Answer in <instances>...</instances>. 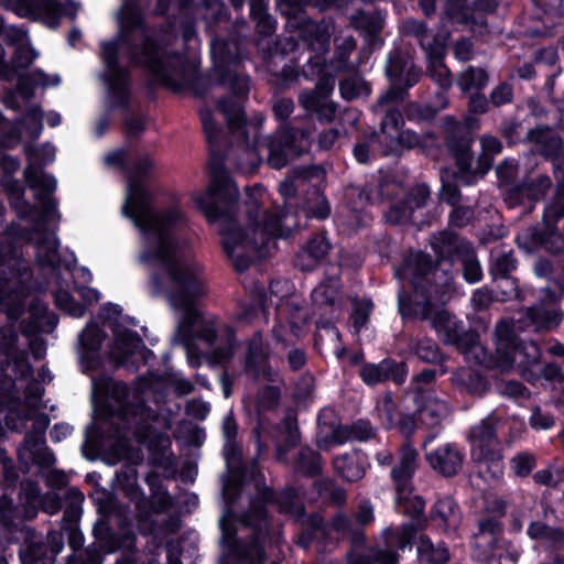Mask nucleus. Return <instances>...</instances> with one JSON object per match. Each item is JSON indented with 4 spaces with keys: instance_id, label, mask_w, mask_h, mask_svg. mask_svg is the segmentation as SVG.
Listing matches in <instances>:
<instances>
[{
    "instance_id": "obj_35",
    "label": "nucleus",
    "mask_w": 564,
    "mask_h": 564,
    "mask_svg": "<svg viewBox=\"0 0 564 564\" xmlns=\"http://www.w3.org/2000/svg\"><path fill=\"white\" fill-rule=\"evenodd\" d=\"M417 554L422 561L432 564H444L449 558L447 547L443 543L433 544L427 536L420 538Z\"/></svg>"
},
{
    "instance_id": "obj_60",
    "label": "nucleus",
    "mask_w": 564,
    "mask_h": 564,
    "mask_svg": "<svg viewBox=\"0 0 564 564\" xmlns=\"http://www.w3.org/2000/svg\"><path fill=\"white\" fill-rule=\"evenodd\" d=\"M200 119L207 140L213 142L216 140L217 129L209 111H202Z\"/></svg>"
},
{
    "instance_id": "obj_61",
    "label": "nucleus",
    "mask_w": 564,
    "mask_h": 564,
    "mask_svg": "<svg viewBox=\"0 0 564 564\" xmlns=\"http://www.w3.org/2000/svg\"><path fill=\"white\" fill-rule=\"evenodd\" d=\"M221 429L225 441H235L238 427L231 412L224 417Z\"/></svg>"
},
{
    "instance_id": "obj_39",
    "label": "nucleus",
    "mask_w": 564,
    "mask_h": 564,
    "mask_svg": "<svg viewBox=\"0 0 564 564\" xmlns=\"http://www.w3.org/2000/svg\"><path fill=\"white\" fill-rule=\"evenodd\" d=\"M481 149H482V155L480 158V167L478 173L480 176L485 175L491 165V158L496 154H498L502 147L500 141L491 135H484L480 140Z\"/></svg>"
},
{
    "instance_id": "obj_20",
    "label": "nucleus",
    "mask_w": 564,
    "mask_h": 564,
    "mask_svg": "<svg viewBox=\"0 0 564 564\" xmlns=\"http://www.w3.org/2000/svg\"><path fill=\"white\" fill-rule=\"evenodd\" d=\"M104 332L90 322L78 336L77 355L82 371L88 373L100 366L99 348L104 340Z\"/></svg>"
},
{
    "instance_id": "obj_17",
    "label": "nucleus",
    "mask_w": 564,
    "mask_h": 564,
    "mask_svg": "<svg viewBox=\"0 0 564 564\" xmlns=\"http://www.w3.org/2000/svg\"><path fill=\"white\" fill-rule=\"evenodd\" d=\"M238 197V187L225 172L215 174L209 187L203 194H195L193 200L195 206L200 209L209 223L220 219L217 208V199L234 200Z\"/></svg>"
},
{
    "instance_id": "obj_62",
    "label": "nucleus",
    "mask_w": 564,
    "mask_h": 564,
    "mask_svg": "<svg viewBox=\"0 0 564 564\" xmlns=\"http://www.w3.org/2000/svg\"><path fill=\"white\" fill-rule=\"evenodd\" d=\"M75 289L79 293L80 297L88 304L96 303L100 299L99 291L94 288H89L88 285L77 284Z\"/></svg>"
},
{
    "instance_id": "obj_44",
    "label": "nucleus",
    "mask_w": 564,
    "mask_h": 564,
    "mask_svg": "<svg viewBox=\"0 0 564 564\" xmlns=\"http://www.w3.org/2000/svg\"><path fill=\"white\" fill-rule=\"evenodd\" d=\"M511 469L517 476H528L535 466L534 456L529 453H521L511 459Z\"/></svg>"
},
{
    "instance_id": "obj_49",
    "label": "nucleus",
    "mask_w": 564,
    "mask_h": 564,
    "mask_svg": "<svg viewBox=\"0 0 564 564\" xmlns=\"http://www.w3.org/2000/svg\"><path fill=\"white\" fill-rule=\"evenodd\" d=\"M45 554V549L42 544L34 542L25 545L20 551V558L22 564H36Z\"/></svg>"
},
{
    "instance_id": "obj_23",
    "label": "nucleus",
    "mask_w": 564,
    "mask_h": 564,
    "mask_svg": "<svg viewBox=\"0 0 564 564\" xmlns=\"http://www.w3.org/2000/svg\"><path fill=\"white\" fill-rule=\"evenodd\" d=\"M1 34L6 42L15 46L12 61L15 67L24 68L34 61L36 53L30 46L28 33L22 28L9 25L3 28Z\"/></svg>"
},
{
    "instance_id": "obj_8",
    "label": "nucleus",
    "mask_w": 564,
    "mask_h": 564,
    "mask_svg": "<svg viewBox=\"0 0 564 564\" xmlns=\"http://www.w3.org/2000/svg\"><path fill=\"white\" fill-rule=\"evenodd\" d=\"M496 334L499 367L501 369L507 370L517 367L522 377L531 382L538 379L536 375L540 371L549 380L556 379L560 376V369L554 365H547L543 369L540 368V348L533 341L517 343L510 335L508 323L500 322L496 327Z\"/></svg>"
},
{
    "instance_id": "obj_34",
    "label": "nucleus",
    "mask_w": 564,
    "mask_h": 564,
    "mask_svg": "<svg viewBox=\"0 0 564 564\" xmlns=\"http://www.w3.org/2000/svg\"><path fill=\"white\" fill-rule=\"evenodd\" d=\"M247 371L253 372L258 378L261 375L269 377L265 368V356L262 348V338L260 335H254L250 341L248 356H247Z\"/></svg>"
},
{
    "instance_id": "obj_18",
    "label": "nucleus",
    "mask_w": 564,
    "mask_h": 564,
    "mask_svg": "<svg viewBox=\"0 0 564 564\" xmlns=\"http://www.w3.org/2000/svg\"><path fill=\"white\" fill-rule=\"evenodd\" d=\"M33 426L35 433L28 434L23 445L19 448V458L25 464L34 463L41 466H51L55 463L54 454L45 445L44 432L50 420L44 414L35 415Z\"/></svg>"
},
{
    "instance_id": "obj_43",
    "label": "nucleus",
    "mask_w": 564,
    "mask_h": 564,
    "mask_svg": "<svg viewBox=\"0 0 564 564\" xmlns=\"http://www.w3.org/2000/svg\"><path fill=\"white\" fill-rule=\"evenodd\" d=\"M338 281L329 279L314 289L312 297L317 304L333 303L336 299Z\"/></svg>"
},
{
    "instance_id": "obj_7",
    "label": "nucleus",
    "mask_w": 564,
    "mask_h": 564,
    "mask_svg": "<svg viewBox=\"0 0 564 564\" xmlns=\"http://www.w3.org/2000/svg\"><path fill=\"white\" fill-rule=\"evenodd\" d=\"M432 269L429 256L422 252L411 253L404 264L397 269L395 276L402 282H409L414 288V299L399 293V307L402 315L422 314L430 319L441 339L446 344L463 348V333L458 321L443 308L431 310L429 299L421 294L419 279Z\"/></svg>"
},
{
    "instance_id": "obj_63",
    "label": "nucleus",
    "mask_w": 564,
    "mask_h": 564,
    "mask_svg": "<svg viewBox=\"0 0 564 564\" xmlns=\"http://www.w3.org/2000/svg\"><path fill=\"white\" fill-rule=\"evenodd\" d=\"M488 100L482 95H471L469 99V108L474 113H485L488 110Z\"/></svg>"
},
{
    "instance_id": "obj_45",
    "label": "nucleus",
    "mask_w": 564,
    "mask_h": 564,
    "mask_svg": "<svg viewBox=\"0 0 564 564\" xmlns=\"http://www.w3.org/2000/svg\"><path fill=\"white\" fill-rule=\"evenodd\" d=\"M300 468L310 474H317L322 469L321 456L316 452L306 448L301 453Z\"/></svg>"
},
{
    "instance_id": "obj_33",
    "label": "nucleus",
    "mask_w": 564,
    "mask_h": 564,
    "mask_svg": "<svg viewBox=\"0 0 564 564\" xmlns=\"http://www.w3.org/2000/svg\"><path fill=\"white\" fill-rule=\"evenodd\" d=\"M451 149L455 155L458 165V178L465 184H471L476 178V174H470L473 156L469 152L470 140L464 139L459 144H452Z\"/></svg>"
},
{
    "instance_id": "obj_46",
    "label": "nucleus",
    "mask_w": 564,
    "mask_h": 564,
    "mask_svg": "<svg viewBox=\"0 0 564 564\" xmlns=\"http://www.w3.org/2000/svg\"><path fill=\"white\" fill-rule=\"evenodd\" d=\"M241 564H262L263 551L258 543L245 547L242 551H235Z\"/></svg>"
},
{
    "instance_id": "obj_10",
    "label": "nucleus",
    "mask_w": 564,
    "mask_h": 564,
    "mask_svg": "<svg viewBox=\"0 0 564 564\" xmlns=\"http://www.w3.org/2000/svg\"><path fill=\"white\" fill-rule=\"evenodd\" d=\"M291 223L288 214L272 215L263 219V225H257L252 229L254 238L251 240L241 228L234 225L223 226L220 234L223 236V246L227 254L234 260L238 271H242L248 265V260L242 258V253L248 249H262L271 238L285 237L290 232Z\"/></svg>"
},
{
    "instance_id": "obj_3",
    "label": "nucleus",
    "mask_w": 564,
    "mask_h": 564,
    "mask_svg": "<svg viewBox=\"0 0 564 564\" xmlns=\"http://www.w3.org/2000/svg\"><path fill=\"white\" fill-rule=\"evenodd\" d=\"M417 452L410 444H405L399 456V462L391 470L392 479L397 487L395 507L399 512L409 514L413 518L410 523H405L399 529H387L384 531V550H371L369 554L362 553V536H356L352 541V551L348 554L349 564H373L370 554L376 557L379 564H398V556L392 551L393 547L404 549L410 543L417 530H421L425 522L421 516L425 509L424 500L411 491V478L416 468Z\"/></svg>"
},
{
    "instance_id": "obj_36",
    "label": "nucleus",
    "mask_w": 564,
    "mask_h": 564,
    "mask_svg": "<svg viewBox=\"0 0 564 564\" xmlns=\"http://www.w3.org/2000/svg\"><path fill=\"white\" fill-rule=\"evenodd\" d=\"M134 540L135 538L131 532H124L121 538L113 534L97 535L98 546L106 553H113L120 549H131Z\"/></svg>"
},
{
    "instance_id": "obj_21",
    "label": "nucleus",
    "mask_w": 564,
    "mask_h": 564,
    "mask_svg": "<svg viewBox=\"0 0 564 564\" xmlns=\"http://www.w3.org/2000/svg\"><path fill=\"white\" fill-rule=\"evenodd\" d=\"M426 460L435 471L453 476L462 469L464 454L457 445L447 443L426 453Z\"/></svg>"
},
{
    "instance_id": "obj_26",
    "label": "nucleus",
    "mask_w": 564,
    "mask_h": 564,
    "mask_svg": "<svg viewBox=\"0 0 564 564\" xmlns=\"http://www.w3.org/2000/svg\"><path fill=\"white\" fill-rule=\"evenodd\" d=\"M419 404L420 420L426 426L438 425L449 413L447 402L434 393L420 394L416 397Z\"/></svg>"
},
{
    "instance_id": "obj_24",
    "label": "nucleus",
    "mask_w": 564,
    "mask_h": 564,
    "mask_svg": "<svg viewBox=\"0 0 564 564\" xmlns=\"http://www.w3.org/2000/svg\"><path fill=\"white\" fill-rule=\"evenodd\" d=\"M500 524L495 519L480 522L479 530L473 540L474 557L478 561H487L494 555Z\"/></svg>"
},
{
    "instance_id": "obj_29",
    "label": "nucleus",
    "mask_w": 564,
    "mask_h": 564,
    "mask_svg": "<svg viewBox=\"0 0 564 564\" xmlns=\"http://www.w3.org/2000/svg\"><path fill=\"white\" fill-rule=\"evenodd\" d=\"M329 250V242L322 236L312 238L306 248L295 259V265L301 270H311Z\"/></svg>"
},
{
    "instance_id": "obj_42",
    "label": "nucleus",
    "mask_w": 564,
    "mask_h": 564,
    "mask_svg": "<svg viewBox=\"0 0 564 564\" xmlns=\"http://www.w3.org/2000/svg\"><path fill=\"white\" fill-rule=\"evenodd\" d=\"M22 128L24 129L26 135L32 139H36L40 137L43 130V112L40 108L30 109L24 118L22 119Z\"/></svg>"
},
{
    "instance_id": "obj_47",
    "label": "nucleus",
    "mask_w": 564,
    "mask_h": 564,
    "mask_svg": "<svg viewBox=\"0 0 564 564\" xmlns=\"http://www.w3.org/2000/svg\"><path fill=\"white\" fill-rule=\"evenodd\" d=\"M372 310V303L368 299H364L356 303L354 311V327L359 332L366 325L368 316Z\"/></svg>"
},
{
    "instance_id": "obj_30",
    "label": "nucleus",
    "mask_w": 564,
    "mask_h": 564,
    "mask_svg": "<svg viewBox=\"0 0 564 564\" xmlns=\"http://www.w3.org/2000/svg\"><path fill=\"white\" fill-rule=\"evenodd\" d=\"M551 181L549 177H540L539 182L531 184H522L509 191L507 200L513 206L517 204H524L525 200H538L542 197L545 191L550 187Z\"/></svg>"
},
{
    "instance_id": "obj_16",
    "label": "nucleus",
    "mask_w": 564,
    "mask_h": 564,
    "mask_svg": "<svg viewBox=\"0 0 564 564\" xmlns=\"http://www.w3.org/2000/svg\"><path fill=\"white\" fill-rule=\"evenodd\" d=\"M411 30L417 36L426 52L430 75L442 88L451 86L449 70L443 63L446 37L434 39L422 23L410 22Z\"/></svg>"
},
{
    "instance_id": "obj_64",
    "label": "nucleus",
    "mask_w": 564,
    "mask_h": 564,
    "mask_svg": "<svg viewBox=\"0 0 564 564\" xmlns=\"http://www.w3.org/2000/svg\"><path fill=\"white\" fill-rule=\"evenodd\" d=\"M495 265L500 274H506L516 268V262L511 254H503L496 259Z\"/></svg>"
},
{
    "instance_id": "obj_52",
    "label": "nucleus",
    "mask_w": 564,
    "mask_h": 564,
    "mask_svg": "<svg viewBox=\"0 0 564 564\" xmlns=\"http://www.w3.org/2000/svg\"><path fill=\"white\" fill-rule=\"evenodd\" d=\"M530 423L535 430H547L554 425V419L536 409L530 417Z\"/></svg>"
},
{
    "instance_id": "obj_57",
    "label": "nucleus",
    "mask_w": 564,
    "mask_h": 564,
    "mask_svg": "<svg viewBox=\"0 0 564 564\" xmlns=\"http://www.w3.org/2000/svg\"><path fill=\"white\" fill-rule=\"evenodd\" d=\"M251 15L258 24H263L265 32H271L274 30V20L261 8L258 9L256 6H252Z\"/></svg>"
},
{
    "instance_id": "obj_32",
    "label": "nucleus",
    "mask_w": 564,
    "mask_h": 564,
    "mask_svg": "<svg viewBox=\"0 0 564 564\" xmlns=\"http://www.w3.org/2000/svg\"><path fill=\"white\" fill-rule=\"evenodd\" d=\"M528 535L553 549L562 547L564 544V533L542 522H532L528 528Z\"/></svg>"
},
{
    "instance_id": "obj_11",
    "label": "nucleus",
    "mask_w": 564,
    "mask_h": 564,
    "mask_svg": "<svg viewBox=\"0 0 564 564\" xmlns=\"http://www.w3.org/2000/svg\"><path fill=\"white\" fill-rule=\"evenodd\" d=\"M297 132L288 128L280 129L274 135L269 137L264 142H257L256 148H247L242 158L238 161V169L242 173H251L261 163V154L264 149L268 152V163L273 169H282L288 158L292 154H300L308 145V137L301 133L299 145L295 144Z\"/></svg>"
},
{
    "instance_id": "obj_38",
    "label": "nucleus",
    "mask_w": 564,
    "mask_h": 564,
    "mask_svg": "<svg viewBox=\"0 0 564 564\" xmlns=\"http://www.w3.org/2000/svg\"><path fill=\"white\" fill-rule=\"evenodd\" d=\"M488 83V75L480 68H468L464 70L458 79V86L462 90L481 89Z\"/></svg>"
},
{
    "instance_id": "obj_55",
    "label": "nucleus",
    "mask_w": 564,
    "mask_h": 564,
    "mask_svg": "<svg viewBox=\"0 0 564 564\" xmlns=\"http://www.w3.org/2000/svg\"><path fill=\"white\" fill-rule=\"evenodd\" d=\"M14 507L12 500L7 496L0 497V520L4 525H10L14 518Z\"/></svg>"
},
{
    "instance_id": "obj_37",
    "label": "nucleus",
    "mask_w": 564,
    "mask_h": 564,
    "mask_svg": "<svg viewBox=\"0 0 564 564\" xmlns=\"http://www.w3.org/2000/svg\"><path fill=\"white\" fill-rule=\"evenodd\" d=\"M339 90L343 98L347 100L366 97L370 93L368 84L358 75L351 76L341 82Z\"/></svg>"
},
{
    "instance_id": "obj_27",
    "label": "nucleus",
    "mask_w": 564,
    "mask_h": 564,
    "mask_svg": "<svg viewBox=\"0 0 564 564\" xmlns=\"http://www.w3.org/2000/svg\"><path fill=\"white\" fill-rule=\"evenodd\" d=\"M431 518L444 532L456 530L460 523L458 506L449 497L442 498L434 505Z\"/></svg>"
},
{
    "instance_id": "obj_51",
    "label": "nucleus",
    "mask_w": 564,
    "mask_h": 564,
    "mask_svg": "<svg viewBox=\"0 0 564 564\" xmlns=\"http://www.w3.org/2000/svg\"><path fill=\"white\" fill-rule=\"evenodd\" d=\"M491 102L495 106H501L510 102L512 99V89L508 84H501L497 86L490 95Z\"/></svg>"
},
{
    "instance_id": "obj_28",
    "label": "nucleus",
    "mask_w": 564,
    "mask_h": 564,
    "mask_svg": "<svg viewBox=\"0 0 564 564\" xmlns=\"http://www.w3.org/2000/svg\"><path fill=\"white\" fill-rule=\"evenodd\" d=\"M366 465L364 455L358 452L340 455L334 459L336 473L348 481L361 479L366 473Z\"/></svg>"
},
{
    "instance_id": "obj_6",
    "label": "nucleus",
    "mask_w": 564,
    "mask_h": 564,
    "mask_svg": "<svg viewBox=\"0 0 564 564\" xmlns=\"http://www.w3.org/2000/svg\"><path fill=\"white\" fill-rule=\"evenodd\" d=\"M91 402L95 417L109 420L113 427V453L126 458L128 436L140 438L149 417L141 395L110 377H91Z\"/></svg>"
},
{
    "instance_id": "obj_25",
    "label": "nucleus",
    "mask_w": 564,
    "mask_h": 564,
    "mask_svg": "<svg viewBox=\"0 0 564 564\" xmlns=\"http://www.w3.org/2000/svg\"><path fill=\"white\" fill-rule=\"evenodd\" d=\"M562 217H564V198H558L546 207L543 218L546 237L543 238L542 242L552 252H560L564 248V239L555 229V224Z\"/></svg>"
},
{
    "instance_id": "obj_56",
    "label": "nucleus",
    "mask_w": 564,
    "mask_h": 564,
    "mask_svg": "<svg viewBox=\"0 0 564 564\" xmlns=\"http://www.w3.org/2000/svg\"><path fill=\"white\" fill-rule=\"evenodd\" d=\"M315 200H316L317 207L313 208L310 206L306 212L307 216H312V217H315L318 219L326 218L329 215V205H328L326 198L323 195L317 194L315 197Z\"/></svg>"
},
{
    "instance_id": "obj_58",
    "label": "nucleus",
    "mask_w": 564,
    "mask_h": 564,
    "mask_svg": "<svg viewBox=\"0 0 564 564\" xmlns=\"http://www.w3.org/2000/svg\"><path fill=\"white\" fill-rule=\"evenodd\" d=\"M40 502L48 514H55L61 509V500L56 494H47L41 497Z\"/></svg>"
},
{
    "instance_id": "obj_14",
    "label": "nucleus",
    "mask_w": 564,
    "mask_h": 564,
    "mask_svg": "<svg viewBox=\"0 0 564 564\" xmlns=\"http://www.w3.org/2000/svg\"><path fill=\"white\" fill-rule=\"evenodd\" d=\"M470 442L473 457L486 467L492 478H499L503 473V463L494 416L486 417L473 427Z\"/></svg>"
},
{
    "instance_id": "obj_19",
    "label": "nucleus",
    "mask_w": 564,
    "mask_h": 564,
    "mask_svg": "<svg viewBox=\"0 0 564 564\" xmlns=\"http://www.w3.org/2000/svg\"><path fill=\"white\" fill-rule=\"evenodd\" d=\"M334 87V77L324 75L319 78L314 90L304 91L300 95V104L305 110L317 113L322 120L330 121L336 111L335 104L329 100Z\"/></svg>"
},
{
    "instance_id": "obj_1",
    "label": "nucleus",
    "mask_w": 564,
    "mask_h": 564,
    "mask_svg": "<svg viewBox=\"0 0 564 564\" xmlns=\"http://www.w3.org/2000/svg\"><path fill=\"white\" fill-rule=\"evenodd\" d=\"M149 158L138 161L128 177L122 214L140 232L139 259L151 272L154 293H163L178 318L177 337L187 355L188 364L200 362L195 351V339L207 346L216 340L215 322L202 316L197 303L207 293L203 267L182 251L175 240V231L184 220L178 208L166 213L154 212L151 197L142 182L154 169Z\"/></svg>"
},
{
    "instance_id": "obj_5",
    "label": "nucleus",
    "mask_w": 564,
    "mask_h": 564,
    "mask_svg": "<svg viewBox=\"0 0 564 564\" xmlns=\"http://www.w3.org/2000/svg\"><path fill=\"white\" fill-rule=\"evenodd\" d=\"M44 224L39 223L29 238L35 248V265L52 289L56 306L72 317H83L85 307L70 295V280L75 286L86 285L93 281V274L85 267H76L77 260L73 252L58 251L55 231L44 229Z\"/></svg>"
},
{
    "instance_id": "obj_2",
    "label": "nucleus",
    "mask_w": 564,
    "mask_h": 564,
    "mask_svg": "<svg viewBox=\"0 0 564 564\" xmlns=\"http://www.w3.org/2000/svg\"><path fill=\"white\" fill-rule=\"evenodd\" d=\"M119 35L101 46L105 70L101 79L107 88V104L110 108L124 107L129 97V76L122 66L124 55L128 59L144 67L156 82L176 87L188 73L189 62L186 55H170L164 47L153 43L141 24L140 13L127 1L118 13Z\"/></svg>"
},
{
    "instance_id": "obj_4",
    "label": "nucleus",
    "mask_w": 564,
    "mask_h": 564,
    "mask_svg": "<svg viewBox=\"0 0 564 564\" xmlns=\"http://www.w3.org/2000/svg\"><path fill=\"white\" fill-rule=\"evenodd\" d=\"M28 278L24 260L15 250L8 254L0 253V312L6 313L10 322L23 317V334L35 359H41L45 356L46 347L41 339L32 336L53 332L58 319L40 301L33 303L28 312L22 310V299L29 289L25 285Z\"/></svg>"
},
{
    "instance_id": "obj_41",
    "label": "nucleus",
    "mask_w": 564,
    "mask_h": 564,
    "mask_svg": "<svg viewBox=\"0 0 564 564\" xmlns=\"http://www.w3.org/2000/svg\"><path fill=\"white\" fill-rule=\"evenodd\" d=\"M464 278L469 283L478 282L482 276V271L477 261L474 251L466 246V252L462 257Z\"/></svg>"
},
{
    "instance_id": "obj_15",
    "label": "nucleus",
    "mask_w": 564,
    "mask_h": 564,
    "mask_svg": "<svg viewBox=\"0 0 564 564\" xmlns=\"http://www.w3.org/2000/svg\"><path fill=\"white\" fill-rule=\"evenodd\" d=\"M403 119L399 111L389 110L381 122V129L370 140L372 144L378 143L383 154H391L400 148H413L419 144L420 138L416 133L402 130Z\"/></svg>"
},
{
    "instance_id": "obj_54",
    "label": "nucleus",
    "mask_w": 564,
    "mask_h": 564,
    "mask_svg": "<svg viewBox=\"0 0 564 564\" xmlns=\"http://www.w3.org/2000/svg\"><path fill=\"white\" fill-rule=\"evenodd\" d=\"M224 456L229 469H234L239 462V448L235 441H225Z\"/></svg>"
},
{
    "instance_id": "obj_53",
    "label": "nucleus",
    "mask_w": 564,
    "mask_h": 564,
    "mask_svg": "<svg viewBox=\"0 0 564 564\" xmlns=\"http://www.w3.org/2000/svg\"><path fill=\"white\" fill-rule=\"evenodd\" d=\"M187 413L198 420H204L210 411V405L200 400H192L186 406Z\"/></svg>"
},
{
    "instance_id": "obj_50",
    "label": "nucleus",
    "mask_w": 564,
    "mask_h": 564,
    "mask_svg": "<svg viewBox=\"0 0 564 564\" xmlns=\"http://www.w3.org/2000/svg\"><path fill=\"white\" fill-rule=\"evenodd\" d=\"M29 77L33 86L55 87L61 83L57 74L47 75L41 69H33Z\"/></svg>"
},
{
    "instance_id": "obj_59",
    "label": "nucleus",
    "mask_w": 564,
    "mask_h": 564,
    "mask_svg": "<svg viewBox=\"0 0 564 564\" xmlns=\"http://www.w3.org/2000/svg\"><path fill=\"white\" fill-rule=\"evenodd\" d=\"M470 301L474 308L482 310L490 304L491 295L487 290L478 289L473 293Z\"/></svg>"
},
{
    "instance_id": "obj_48",
    "label": "nucleus",
    "mask_w": 564,
    "mask_h": 564,
    "mask_svg": "<svg viewBox=\"0 0 564 564\" xmlns=\"http://www.w3.org/2000/svg\"><path fill=\"white\" fill-rule=\"evenodd\" d=\"M415 352L420 359L426 362H435L440 357L437 345L431 339L421 340Z\"/></svg>"
},
{
    "instance_id": "obj_9",
    "label": "nucleus",
    "mask_w": 564,
    "mask_h": 564,
    "mask_svg": "<svg viewBox=\"0 0 564 564\" xmlns=\"http://www.w3.org/2000/svg\"><path fill=\"white\" fill-rule=\"evenodd\" d=\"M17 335H3V344L0 350V397L7 399L11 397V390L24 388V404L31 410L37 409L41 404L43 388L36 381H24L32 375V368L24 356L17 350L14 344Z\"/></svg>"
},
{
    "instance_id": "obj_40",
    "label": "nucleus",
    "mask_w": 564,
    "mask_h": 564,
    "mask_svg": "<svg viewBox=\"0 0 564 564\" xmlns=\"http://www.w3.org/2000/svg\"><path fill=\"white\" fill-rule=\"evenodd\" d=\"M219 109L225 115L231 130H239L245 126V113L240 102L224 100L219 104Z\"/></svg>"
},
{
    "instance_id": "obj_13",
    "label": "nucleus",
    "mask_w": 564,
    "mask_h": 564,
    "mask_svg": "<svg viewBox=\"0 0 564 564\" xmlns=\"http://www.w3.org/2000/svg\"><path fill=\"white\" fill-rule=\"evenodd\" d=\"M26 155L30 163L25 167L24 176L29 186L35 191L36 199L43 207L41 221L55 226L59 219V214L52 194L57 187V181L53 175L44 173L35 165L36 162L42 164L52 163L56 155L55 148L50 143H45L36 151L26 149Z\"/></svg>"
},
{
    "instance_id": "obj_12",
    "label": "nucleus",
    "mask_w": 564,
    "mask_h": 564,
    "mask_svg": "<svg viewBox=\"0 0 564 564\" xmlns=\"http://www.w3.org/2000/svg\"><path fill=\"white\" fill-rule=\"evenodd\" d=\"M100 317L113 333L109 356L116 365L135 368L139 361L148 360V355L151 351L145 349L140 336L126 326V318L121 316L119 305L111 303L104 305L100 310Z\"/></svg>"
},
{
    "instance_id": "obj_22",
    "label": "nucleus",
    "mask_w": 564,
    "mask_h": 564,
    "mask_svg": "<svg viewBox=\"0 0 564 564\" xmlns=\"http://www.w3.org/2000/svg\"><path fill=\"white\" fill-rule=\"evenodd\" d=\"M361 379L367 384H377L384 380H392L400 384L404 382L406 370L402 362L384 359L378 365H365L360 370Z\"/></svg>"
},
{
    "instance_id": "obj_31",
    "label": "nucleus",
    "mask_w": 564,
    "mask_h": 564,
    "mask_svg": "<svg viewBox=\"0 0 564 564\" xmlns=\"http://www.w3.org/2000/svg\"><path fill=\"white\" fill-rule=\"evenodd\" d=\"M530 139L534 141L536 151L551 159H558L562 151V140L551 129H538L530 132Z\"/></svg>"
}]
</instances>
